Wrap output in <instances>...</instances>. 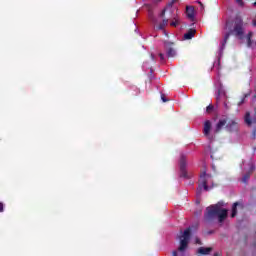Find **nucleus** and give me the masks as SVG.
<instances>
[{
    "label": "nucleus",
    "mask_w": 256,
    "mask_h": 256,
    "mask_svg": "<svg viewBox=\"0 0 256 256\" xmlns=\"http://www.w3.org/2000/svg\"><path fill=\"white\" fill-rule=\"evenodd\" d=\"M143 69H145V64L143 65Z\"/></svg>",
    "instance_id": "29"
},
{
    "label": "nucleus",
    "mask_w": 256,
    "mask_h": 256,
    "mask_svg": "<svg viewBox=\"0 0 256 256\" xmlns=\"http://www.w3.org/2000/svg\"><path fill=\"white\" fill-rule=\"evenodd\" d=\"M198 189H204V191H209L210 189H213V179L211 178L210 174H208L205 170H202L200 173Z\"/></svg>",
    "instance_id": "4"
},
{
    "label": "nucleus",
    "mask_w": 256,
    "mask_h": 256,
    "mask_svg": "<svg viewBox=\"0 0 256 256\" xmlns=\"http://www.w3.org/2000/svg\"><path fill=\"white\" fill-rule=\"evenodd\" d=\"M151 57H152V60H154V59H155V56H154L153 54H151Z\"/></svg>",
    "instance_id": "23"
},
{
    "label": "nucleus",
    "mask_w": 256,
    "mask_h": 256,
    "mask_svg": "<svg viewBox=\"0 0 256 256\" xmlns=\"http://www.w3.org/2000/svg\"><path fill=\"white\" fill-rule=\"evenodd\" d=\"M175 11H177V8L173 6V2L169 3L166 6V9L162 10V12L159 14V17H161L163 20L161 23L157 22L156 19H152L154 23V29L156 31H161L167 27L169 23L170 17H175Z\"/></svg>",
    "instance_id": "1"
},
{
    "label": "nucleus",
    "mask_w": 256,
    "mask_h": 256,
    "mask_svg": "<svg viewBox=\"0 0 256 256\" xmlns=\"http://www.w3.org/2000/svg\"><path fill=\"white\" fill-rule=\"evenodd\" d=\"M229 39V34H226L224 37V42L222 43V49L225 47V43H227V40Z\"/></svg>",
    "instance_id": "17"
},
{
    "label": "nucleus",
    "mask_w": 256,
    "mask_h": 256,
    "mask_svg": "<svg viewBox=\"0 0 256 256\" xmlns=\"http://www.w3.org/2000/svg\"><path fill=\"white\" fill-rule=\"evenodd\" d=\"M189 239H191V229L187 228L179 237L180 246L178 248V251L183 252L185 251V249H187V246L189 245Z\"/></svg>",
    "instance_id": "5"
},
{
    "label": "nucleus",
    "mask_w": 256,
    "mask_h": 256,
    "mask_svg": "<svg viewBox=\"0 0 256 256\" xmlns=\"http://www.w3.org/2000/svg\"><path fill=\"white\" fill-rule=\"evenodd\" d=\"M238 205H240L239 202H236V203L233 204L231 217H235L237 215V207H238Z\"/></svg>",
    "instance_id": "16"
},
{
    "label": "nucleus",
    "mask_w": 256,
    "mask_h": 256,
    "mask_svg": "<svg viewBox=\"0 0 256 256\" xmlns=\"http://www.w3.org/2000/svg\"><path fill=\"white\" fill-rule=\"evenodd\" d=\"M210 251H212V248H210V247H208V248L200 247L198 249V253H200V255H209Z\"/></svg>",
    "instance_id": "14"
},
{
    "label": "nucleus",
    "mask_w": 256,
    "mask_h": 256,
    "mask_svg": "<svg viewBox=\"0 0 256 256\" xmlns=\"http://www.w3.org/2000/svg\"><path fill=\"white\" fill-rule=\"evenodd\" d=\"M186 15H187L188 19L193 21V19H195V8H193L192 6H188L186 8Z\"/></svg>",
    "instance_id": "8"
},
{
    "label": "nucleus",
    "mask_w": 256,
    "mask_h": 256,
    "mask_svg": "<svg viewBox=\"0 0 256 256\" xmlns=\"http://www.w3.org/2000/svg\"><path fill=\"white\" fill-rule=\"evenodd\" d=\"M171 43L166 42L165 43V47L167 49V55L168 57H175V55H177V52H175V49L171 48Z\"/></svg>",
    "instance_id": "9"
},
{
    "label": "nucleus",
    "mask_w": 256,
    "mask_h": 256,
    "mask_svg": "<svg viewBox=\"0 0 256 256\" xmlns=\"http://www.w3.org/2000/svg\"><path fill=\"white\" fill-rule=\"evenodd\" d=\"M209 133H211V121L207 120L204 123V135H205V137H209Z\"/></svg>",
    "instance_id": "10"
},
{
    "label": "nucleus",
    "mask_w": 256,
    "mask_h": 256,
    "mask_svg": "<svg viewBox=\"0 0 256 256\" xmlns=\"http://www.w3.org/2000/svg\"><path fill=\"white\" fill-rule=\"evenodd\" d=\"M240 5H243V2H240Z\"/></svg>",
    "instance_id": "28"
},
{
    "label": "nucleus",
    "mask_w": 256,
    "mask_h": 256,
    "mask_svg": "<svg viewBox=\"0 0 256 256\" xmlns=\"http://www.w3.org/2000/svg\"><path fill=\"white\" fill-rule=\"evenodd\" d=\"M173 255H174V256H177V252H176V251H174V252H173Z\"/></svg>",
    "instance_id": "24"
},
{
    "label": "nucleus",
    "mask_w": 256,
    "mask_h": 256,
    "mask_svg": "<svg viewBox=\"0 0 256 256\" xmlns=\"http://www.w3.org/2000/svg\"><path fill=\"white\" fill-rule=\"evenodd\" d=\"M234 35L240 39L242 43H247L248 47L255 49L256 42H253L251 39L253 38V32H249L248 35H243V20L241 18L235 19V26L233 30Z\"/></svg>",
    "instance_id": "2"
},
{
    "label": "nucleus",
    "mask_w": 256,
    "mask_h": 256,
    "mask_svg": "<svg viewBox=\"0 0 256 256\" xmlns=\"http://www.w3.org/2000/svg\"><path fill=\"white\" fill-rule=\"evenodd\" d=\"M206 111L207 113H211V111H213V106L212 105L207 106Z\"/></svg>",
    "instance_id": "18"
},
{
    "label": "nucleus",
    "mask_w": 256,
    "mask_h": 256,
    "mask_svg": "<svg viewBox=\"0 0 256 256\" xmlns=\"http://www.w3.org/2000/svg\"><path fill=\"white\" fill-rule=\"evenodd\" d=\"M161 100L163 101V103H167V98H165V94L161 95Z\"/></svg>",
    "instance_id": "19"
},
{
    "label": "nucleus",
    "mask_w": 256,
    "mask_h": 256,
    "mask_svg": "<svg viewBox=\"0 0 256 256\" xmlns=\"http://www.w3.org/2000/svg\"><path fill=\"white\" fill-rule=\"evenodd\" d=\"M196 243H201V242L199 241V239H196Z\"/></svg>",
    "instance_id": "25"
},
{
    "label": "nucleus",
    "mask_w": 256,
    "mask_h": 256,
    "mask_svg": "<svg viewBox=\"0 0 256 256\" xmlns=\"http://www.w3.org/2000/svg\"><path fill=\"white\" fill-rule=\"evenodd\" d=\"M181 25V19H179L177 16L173 17V20L170 22L171 27H179Z\"/></svg>",
    "instance_id": "13"
},
{
    "label": "nucleus",
    "mask_w": 256,
    "mask_h": 256,
    "mask_svg": "<svg viewBox=\"0 0 256 256\" xmlns=\"http://www.w3.org/2000/svg\"><path fill=\"white\" fill-rule=\"evenodd\" d=\"M160 59H162V60L164 59L163 54H160Z\"/></svg>",
    "instance_id": "22"
},
{
    "label": "nucleus",
    "mask_w": 256,
    "mask_h": 256,
    "mask_svg": "<svg viewBox=\"0 0 256 256\" xmlns=\"http://www.w3.org/2000/svg\"><path fill=\"white\" fill-rule=\"evenodd\" d=\"M217 101H221V99H225V90H223V87L218 88V94L216 97Z\"/></svg>",
    "instance_id": "11"
},
{
    "label": "nucleus",
    "mask_w": 256,
    "mask_h": 256,
    "mask_svg": "<svg viewBox=\"0 0 256 256\" xmlns=\"http://www.w3.org/2000/svg\"><path fill=\"white\" fill-rule=\"evenodd\" d=\"M256 122V117L252 118L250 117L249 113H246L245 115V123H247L248 125H253V123Z\"/></svg>",
    "instance_id": "15"
},
{
    "label": "nucleus",
    "mask_w": 256,
    "mask_h": 256,
    "mask_svg": "<svg viewBox=\"0 0 256 256\" xmlns=\"http://www.w3.org/2000/svg\"><path fill=\"white\" fill-rule=\"evenodd\" d=\"M247 179H249V175H246V176L243 177V182L247 183Z\"/></svg>",
    "instance_id": "20"
},
{
    "label": "nucleus",
    "mask_w": 256,
    "mask_h": 256,
    "mask_svg": "<svg viewBox=\"0 0 256 256\" xmlns=\"http://www.w3.org/2000/svg\"><path fill=\"white\" fill-rule=\"evenodd\" d=\"M225 125H227V129H229L230 131L237 127V123L235 122V120H229L227 122V119H221L216 126L215 133H219L221 129L225 127Z\"/></svg>",
    "instance_id": "6"
},
{
    "label": "nucleus",
    "mask_w": 256,
    "mask_h": 256,
    "mask_svg": "<svg viewBox=\"0 0 256 256\" xmlns=\"http://www.w3.org/2000/svg\"><path fill=\"white\" fill-rule=\"evenodd\" d=\"M206 219H215L217 218L219 223H223L227 219V209L223 208V202H218L215 205H212L206 209L205 214Z\"/></svg>",
    "instance_id": "3"
},
{
    "label": "nucleus",
    "mask_w": 256,
    "mask_h": 256,
    "mask_svg": "<svg viewBox=\"0 0 256 256\" xmlns=\"http://www.w3.org/2000/svg\"><path fill=\"white\" fill-rule=\"evenodd\" d=\"M0 213H3V203L0 202Z\"/></svg>",
    "instance_id": "21"
},
{
    "label": "nucleus",
    "mask_w": 256,
    "mask_h": 256,
    "mask_svg": "<svg viewBox=\"0 0 256 256\" xmlns=\"http://www.w3.org/2000/svg\"><path fill=\"white\" fill-rule=\"evenodd\" d=\"M187 167V156L181 155L180 157V170H181V176L187 177V172L185 171V168Z\"/></svg>",
    "instance_id": "7"
},
{
    "label": "nucleus",
    "mask_w": 256,
    "mask_h": 256,
    "mask_svg": "<svg viewBox=\"0 0 256 256\" xmlns=\"http://www.w3.org/2000/svg\"><path fill=\"white\" fill-rule=\"evenodd\" d=\"M196 30L195 29H190L186 34H184V39L189 40L193 39L195 37Z\"/></svg>",
    "instance_id": "12"
},
{
    "label": "nucleus",
    "mask_w": 256,
    "mask_h": 256,
    "mask_svg": "<svg viewBox=\"0 0 256 256\" xmlns=\"http://www.w3.org/2000/svg\"><path fill=\"white\" fill-rule=\"evenodd\" d=\"M226 27H229V23L226 24Z\"/></svg>",
    "instance_id": "26"
},
{
    "label": "nucleus",
    "mask_w": 256,
    "mask_h": 256,
    "mask_svg": "<svg viewBox=\"0 0 256 256\" xmlns=\"http://www.w3.org/2000/svg\"><path fill=\"white\" fill-rule=\"evenodd\" d=\"M198 3H199V5H202L201 2H198Z\"/></svg>",
    "instance_id": "30"
},
{
    "label": "nucleus",
    "mask_w": 256,
    "mask_h": 256,
    "mask_svg": "<svg viewBox=\"0 0 256 256\" xmlns=\"http://www.w3.org/2000/svg\"><path fill=\"white\" fill-rule=\"evenodd\" d=\"M254 7H256V2H254Z\"/></svg>",
    "instance_id": "27"
}]
</instances>
